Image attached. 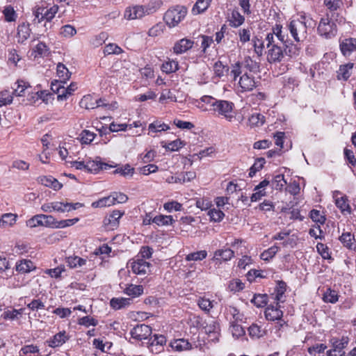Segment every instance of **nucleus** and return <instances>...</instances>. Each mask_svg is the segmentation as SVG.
Instances as JSON below:
<instances>
[{
	"mask_svg": "<svg viewBox=\"0 0 356 356\" xmlns=\"http://www.w3.org/2000/svg\"><path fill=\"white\" fill-rule=\"evenodd\" d=\"M345 21L341 15L326 14L320 19L317 26L318 33L324 38L330 39L337 34V24H342Z\"/></svg>",
	"mask_w": 356,
	"mask_h": 356,
	"instance_id": "1",
	"label": "nucleus"
},
{
	"mask_svg": "<svg viewBox=\"0 0 356 356\" xmlns=\"http://www.w3.org/2000/svg\"><path fill=\"white\" fill-rule=\"evenodd\" d=\"M59 8L57 4H51L46 1H42L35 6L33 13L39 22H51L58 13Z\"/></svg>",
	"mask_w": 356,
	"mask_h": 356,
	"instance_id": "2",
	"label": "nucleus"
},
{
	"mask_svg": "<svg viewBox=\"0 0 356 356\" xmlns=\"http://www.w3.org/2000/svg\"><path fill=\"white\" fill-rule=\"evenodd\" d=\"M259 67L258 63L253 60L250 56L244 58L242 62L237 61L231 65L230 76L232 78V81H236L240 74H243V72H246L245 70H248L249 72H254Z\"/></svg>",
	"mask_w": 356,
	"mask_h": 356,
	"instance_id": "3",
	"label": "nucleus"
},
{
	"mask_svg": "<svg viewBox=\"0 0 356 356\" xmlns=\"http://www.w3.org/2000/svg\"><path fill=\"white\" fill-rule=\"evenodd\" d=\"M187 13V10L184 6H175L170 7L165 11L163 16L165 22L170 28H173L178 25L182 19H184Z\"/></svg>",
	"mask_w": 356,
	"mask_h": 356,
	"instance_id": "4",
	"label": "nucleus"
},
{
	"mask_svg": "<svg viewBox=\"0 0 356 356\" xmlns=\"http://www.w3.org/2000/svg\"><path fill=\"white\" fill-rule=\"evenodd\" d=\"M286 30L289 31L293 39L297 42L303 41L307 38L308 33L305 32V24L300 18L292 19L286 24Z\"/></svg>",
	"mask_w": 356,
	"mask_h": 356,
	"instance_id": "5",
	"label": "nucleus"
},
{
	"mask_svg": "<svg viewBox=\"0 0 356 356\" xmlns=\"http://www.w3.org/2000/svg\"><path fill=\"white\" fill-rule=\"evenodd\" d=\"M234 108L235 104L231 101L217 99L213 111L217 112L218 115L222 116L227 121L232 122L236 119Z\"/></svg>",
	"mask_w": 356,
	"mask_h": 356,
	"instance_id": "6",
	"label": "nucleus"
},
{
	"mask_svg": "<svg viewBox=\"0 0 356 356\" xmlns=\"http://www.w3.org/2000/svg\"><path fill=\"white\" fill-rule=\"evenodd\" d=\"M152 264L149 262L137 256L129 260L128 262V268L131 269L132 273L140 276L149 273Z\"/></svg>",
	"mask_w": 356,
	"mask_h": 356,
	"instance_id": "7",
	"label": "nucleus"
},
{
	"mask_svg": "<svg viewBox=\"0 0 356 356\" xmlns=\"http://www.w3.org/2000/svg\"><path fill=\"white\" fill-rule=\"evenodd\" d=\"M125 215L124 211L113 210L110 213L106 216L103 220V223L106 229L114 230L120 225V220Z\"/></svg>",
	"mask_w": 356,
	"mask_h": 356,
	"instance_id": "8",
	"label": "nucleus"
},
{
	"mask_svg": "<svg viewBox=\"0 0 356 356\" xmlns=\"http://www.w3.org/2000/svg\"><path fill=\"white\" fill-rule=\"evenodd\" d=\"M234 257V250L231 248H223L214 251L211 260L215 264H221L223 262H227Z\"/></svg>",
	"mask_w": 356,
	"mask_h": 356,
	"instance_id": "9",
	"label": "nucleus"
},
{
	"mask_svg": "<svg viewBox=\"0 0 356 356\" xmlns=\"http://www.w3.org/2000/svg\"><path fill=\"white\" fill-rule=\"evenodd\" d=\"M152 333V327L145 324L136 325L130 331L132 339H136V341L147 339Z\"/></svg>",
	"mask_w": 356,
	"mask_h": 356,
	"instance_id": "10",
	"label": "nucleus"
},
{
	"mask_svg": "<svg viewBox=\"0 0 356 356\" xmlns=\"http://www.w3.org/2000/svg\"><path fill=\"white\" fill-rule=\"evenodd\" d=\"M238 77V86L242 92L252 91L257 87L255 77L250 73L243 72Z\"/></svg>",
	"mask_w": 356,
	"mask_h": 356,
	"instance_id": "11",
	"label": "nucleus"
},
{
	"mask_svg": "<svg viewBox=\"0 0 356 356\" xmlns=\"http://www.w3.org/2000/svg\"><path fill=\"white\" fill-rule=\"evenodd\" d=\"M264 315L267 321H282V318L284 315V312L281 310L279 302H275V304L266 306Z\"/></svg>",
	"mask_w": 356,
	"mask_h": 356,
	"instance_id": "12",
	"label": "nucleus"
},
{
	"mask_svg": "<svg viewBox=\"0 0 356 356\" xmlns=\"http://www.w3.org/2000/svg\"><path fill=\"white\" fill-rule=\"evenodd\" d=\"M267 62L269 63H277L284 61V48L279 47L278 44H273L271 49L267 50Z\"/></svg>",
	"mask_w": 356,
	"mask_h": 356,
	"instance_id": "13",
	"label": "nucleus"
},
{
	"mask_svg": "<svg viewBox=\"0 0 356 356\" xmlns=\"http://www.w3.org/2000/svg\"><path fill=\"white\" fill-rule=\"evenodd\" d=\"M149 348L153 353H159L164 349L166 345V338L163 334H154L149 339Z\"/></svg>",
	"mask_w": 356,
	"mask_h": 356,
	"instance_id": "14",
	"label": "nucleus"
},
{
	"mask_svg": "<svg viewBox=\"0 0 356 356\" xmlns=\"http://www.w3.org/2000/svg\"><path fill=\"white\" fill-rule=\"evenodd\" d=\"M339 240L343 248L353 250L355 252L356 250V238L355 234L351 231L343 230L339 236Z\"/></svg>",
	"mask_w": 356,
	"mask_h": 356,
	"instance_id": "15",
	"label": "nucleus"
},
{
	"mask_svg": "<svg viewBox=\"0 0 356 356\" xmlns=\"http://www.w3.org/2000/svg\"><path fill=\"white\" fill-rule=\"evenodd\" d=\"M339 48L343 56H350L354 51H356V38H348L340 40Z\"/></svg>",
	"mask_w": 356,
	"mask_h": 356,
	"instance_id": "16",
	"label": "nucleus"
},
{
	"mask_svg": "<svg viewBox=\"0 0 356 356\" xmlns=\"http://www.w3.org/2000/svg\"><path fill=\"white\" fill-rule=\"evenodd\" d=\"M170 129V126L163 122L162 120H156L152 123L149 124L148 134L152 138L161 134L162 131Z\"/></svg>",
	"mask_w": 356,
	"mask_h": 356,
	"instance_id": "17",
	"label": "nucleus"
},
{
	"mask_svg": "<svg viewBox=\"0 0 356 356\" xmlns=\"http://www.w3.org/2000/svg\"><path fill=\"white\" fill-rule=\"evenodd\" d=\"M225 315L226 318L229 321V323L235 322H242L244 318L243 312L239 311L236 307L228 305L225 307Z\"/></svg>",
	"mask_w": 356,
	"mask_h": 356,
	"instance_id": "18",
	"label": "nucleus"
},
{
	"mask_svg": "<svg viewBox=\"0 0 356 356\" xmlns=\"http://www.w3.org/2000/svg\"><path fill=\"white\" fill-rule=\"evenodd\" d=\"M194 45L193 40L189 38H181L178 40L173 46V53L175 54H181L186 53V51L193 48Z\"/></svg>",
	"mask_w": 356,
	"mask_h": 356,
	"instance_id": "19",
	"label": "nucleus"
},
{
	"mask_svg": "<svg viewBox=\"0 0 356 356\" xmlns=\"http://www.w3.org/2000/svg\"><path fill=\"white\" fill-rule=\"evenodd\" d=\"M143 10V6H128L124 10V17L127 20L140 19V17L145 15Z\"/></svg>",
	"mask_w": 356,
	"mask_h": 356,
	"instance_id": "20",
	"label": "nucleus"
},
{
	"mask_svg": "<svg viewBox=\"0 0 356 356\" xmlns=\"http://www.w3.org/2000/svg\"><path fill=\"white\" fill-rule=\"evenodd\" d=\"M334 202L341 214L344 216L351 214V207L350 206L348 197L346 195H341V197L334 196Z\"/></svg>",
	"mask_w": 356,
	"mask_h": 356,
	"instance_id": "21",
	"label": "nucleus"
},
{
	"mask_svg": "<svg viewBox=\"0 0 356 356\" xmlns=\"http://www.w3.org/2000/svg\"><path fill=\"white\" fill-rule=\"evenodd\" d=\"M109 163L104 162L97 161V160H88L86 161V172L91 173H97L101 170H107L113 168Z\"/></svg>",
	"mask_w": 356,
	"mask_h": 356,
	"instance_id": "22",
	"label": "nucleus"
},
{
	"mask_svg": "<svg viewBox=\"0 0 356 356\" xmlns=\"http://www.w3.org/2000/svg\"><path fill=\"white\" fill-rule=\"evenodd\" d=\"M82 206L83 204H80V202H75L74 204H72V202L54 201V211L64 213V212L66 211L78 209V208H80Z\"/></svg>",
	"mask_w": 356,
	"mask_h": 356,
	"instance_id": "23",
	"label": "nucleus"
},
{
	"mask_svg": "<svg viewBox=\"0 0 356 356\" xmlns=\"http://www.w3.org/2000/svg\"><path fill=\"white\" fill-rule=\"evenodd\" d=\"M286 283L284 281H278L276 283L274 292L272 293V296L275 302H284L285 301L284 293L286 291Z\"/></svg>",
	"mask_w": 356,
	"mask_h": 356,
	"instance_id": "24",
	"label": "nucleus"
},
{
	"mask_svg": "<svg viewBox=\"0 0 356 356\" xmlns=\"http://www.w3.org/2000/svg\"><path fill=\"white\" fill-rule=\"evenodd\" d=\"M38 182L43 186L51 188L53 190L57 191H60L63 187V184L52 176H41L38 177Z\"/></svg>",
	"mask_w": 356,
	"mask_h": 356,
	"instance_id": "25",
	"label": "nucleus"
},
{
	"mask_svg": "<svg viewBox=\"0 0 356 356\" xmlns=\"http://www.w3.org/2000/svg\"><path fill=\"white\" fill-rule=\"evenodd\" d=\"M68 339L69 336H67L66 331L63 330L54 335L51 339L47 341V343L51 348H55L66 343Z\"/></svg>",
	"mask_w": 356,
	"mask_h": 356,
	"instance_id": "26",
	"label": "nucleus"
},
{
	"mask_svg": "<svg viewBox=\"0 0 356 356\" xmlns=\"http://www.w3.org/2000/svg\"><path fill=\"white\" fill-rule=\"evenodd\" d=\"M353 67V63L342 64L337 71V79L340 81H348L351 76Z\"/></svg>",
	"mask_w": 356,
	"mask_h": 356,
	"instance_id": "27",
	"label": "nucleus"
},
{
	"mask_svg": "<svg viewBox=\"0 0 356 356\" xmlns=\"http://www.w3.org/2000/svg\"><path fill=\"white\" fill-rule=\"evenodd\" d=\"M18 354L19 356H42L39 346L33 343L22 346Z\"/></svg>",
	"mask_w": 356,
	"mask_h": 356,
	"instance_id": "28",
	"label": "nucleus"
},
{
	"mask_svg": "<svg viewBox=\"0 0 356 356\" xmlns=\"http://www.w3.org/2000/svg\"><path fill=\"white\" fill-rule=\"evenodd\" d=\"M31 29L30 24L26 22H23L18 24L17 38L19 43H23L31 35Z\"/></svg>",
	"mask_w": 356,
	"mask_h": 356,
	"instance_id": "29",
	"label": "nucleus"
},
{
	"mask_svg": "<svg viewBox=\"0 0 356 356\" xmlns=\"http://www.w3.org/2000/svg\"><path fill=\"white\" fill-rule=\"evenodd\" d=\"M131 300L129 298L113 297L110 300V306L114 310H120L130 305Z\"/></svg>",
	"mask_w": 356,
	"mask_h": 356,
	"instance_id": "30",
	"label": "nucleus"
},
{
	"mask_svg": "<svg viewBox=\"0 0 356 356\" xmlns=\"http://www.w3.org/2000/svg\"><path fill=\"white\" fill-rule=\"evenodd\" d=\"M254 51L257 57H261L265 50L264 42L262 37L255 35L250 40Z\"/></svg>",
	"mask_w": 356,
	"mask_h": 356,
	"instance_id": "31",
	"label": "nucleus"
},
{
	"mask_svg": "<svg viewBox=\"0 0 356 356\" xmlns=\"http://www.w3.org/2000/svg\"><path fill=\"white\" fill-rule=\"evenodd\" d=\"M266 330L262 325L253 323L248 327V332L251 339H259L266 334Z\"/></svg>",
	"mask_w": 356,
	"mask_h": 356,
	"instance_id": "32",
	"label": "nucleus"
},
{
	"mask_svg": "<svg viewBox=\"0 0 356 356\" xmlns=\"http://www.w3.org/2000/svg\"><path fill=\"white\" fill-rule=\"evenodd\" d=\"M300 53V48L296 44L292 43L290 40H288L285 44H284V56L289 58H296L299 56Z\"/></svg>",
	"mask_w": 356,
	"mask_h": 356,
	"instance_id": "33",
	"label": "nucleus"
},
{
	"mask_svg": "<svg viewBox=\"0 0 356 356\" xmlns=\"http://www.w3.org/2000/svg\"><path fill=\"white\" fill-rule=\"evenodd\" d=\"M215 300H211L210 298L206 296H200L197 300V306L206 313H209L215 306Z\"/></svg>",
	"mask_w": 356,
	"mask_h": 356,
	"instance_id": "34",
	"label": "nucleus"
},
{
	"mask_svg": "<svg viewBox=\"0 0 356 356\" xmlns=\"http://www.w3.org/2000/svg\"><path fill=\"white\" fill-rule=\"evenodd\" d=\"M79 106L84 109H95L97 108V99L92 95H84L79 101Z\"/></svg>",
	"mask_w": 356,
	"mask_h": 356,
	"instance_id": "35",
	"label": "nucleus"
},
{
	"mask_svg": "<svg viewBox=\"0 0 356 356\" xmlns=\"http://www.w3.org/2000/svg\"><path fill=\"white\" fill-rule=\"evenodd\" d=\"M170 346L177 351L187 350L192 348L191 343L185 339H174L171 341Z\"/></svg>",
	"mask_w": 356,
	"mask_h": 356,
	"instance_id": "36",
	"label": "nucleus"
},
{
	"mask_svg": "<svg viewBox=\"0 0 356 356\" xmlns=\"http://www.w3.org/2000/svg\"><path fill=\"white\" fill-rule=\"evenodd\" d=\"M179 68L178 61L175 59L168 58L161 64V70L166 74H170L178 71Z\"/></svg>",
	"mask_w": 356,
	"mask_h": 356,
	"instance_id": "37",
	"label": "nucleus"
},
{
	"mask_svg": "<svg viewBox=\"0 0 356 356\" xmlns=\"http://www.w3.org/2000/svg\"><path fill=\"white\" fill-rule=\"evenodd\" d=\"M186 145V141L182 140L181 139L179 138L172 140L171 142L169 143H161V147L165 148L166 150L170 151H178L179 149L185 147Z\"/></svg>",
	"mask_w": 356,
	"mask_h": 356,
	"instance_id": "38",
	"label": "nucleus"
},
{
	"mask_svg": "<svg viewBox=\"0 0 356 356\" xmlns=\"http://www.w3.org/2000/svg\"><path fill=\"white\" fill-rule=\"evenodd\" d=\"M266 117L261 113H254L248 117V122L250 127H261L264 124Z\"/></svg>",
	"mask_w": 356,
	"mask_h": 356,
	"instance_id": "39",
	"label": "nucleus"
},
{
	"mask_svg": "<svg viewBox=\"0 0 356 356\" xmlns=\"http://www.w3.org/2000/svg\"><path fill=\"white\" fill-rule=\"evenodd\" d=\"M35 268L33 263L30 259H22L16 264L15 269L19 273L31 272Z\"/></svg>",
	"mask_w": 356,
	"mask_h": 356,
	"instance_id": "40",
	"label": "nucleus"
},
{
	"mask_svg": "<svg viewBox=\"0 0 356 356\" xmlns=\"http://www.w3.org/2000/svg\"><path fill=\"white\" fill-rule=\"evenodd\" d=\"M339 297L340 296L337 291L329 287L324 291L322 300L324 302L336 303L338 302Z\"/></svg>",
	"mask_w": 356,
	"mask_h": 356,
	"instance_id": "41",
	"label": "nucleus"
},
{
	"mask_svg": "<svg viewBox=\"0 0 356 356\" xmlns=\"http://www.w3.org/2000/svg\"><path fill=\"white\" fill-rule=\"evenodd\" d=\"M213 71L216 76L222 78L225 76H227L229 71V67L223 64L222 61L218 60L214 63Z\"/></svg>",
	"mask_w": 356,
	"mask_h": 356,
	"instance_id": "42",
	"label": "nucleus"
},
{
	"mask_svg": "<svg viewBox=\"0 0 356 356\" xmlns=\"http://www.w3.org/2000/svg\"><path fill=\"white\" fill-rule=\"evenodd\" d=\"M65 262L67 264V267L76 268L83 266L86 264L87 260L78 256H70L65 258Z\"/></svg>",
	"mask_w": 356,
	"mask_h": 356,
	"instance_id": "43",
	"label": "nucleus"
},
{
	"mask_svg": "<svg viewBox=\"0 0 356 356\" xmlns=\"http://www.w3.org/2000/svg\"><path fill=\"white\" fill-rule=\"evenodd\" d=\"M287 181L284 179V174H277L273 177L271 181V187L276 191H282L284 187L286 186Z\"/></svg>",
	"mask_w": 356,
	"mask_h": 356,
	"instance_id": "44",
	"label": "nucleus"
},
{
	"mask_svg": "<svg viewBox=\"0 0 356 356\" xmlns=\"http://www.w3.org/2000/svg\"><path fill=\"white\" fill-rule=\"evenodd\" d=\"M56 74L60 81L66 82L71 77L72 73L62 63H59L56 67Z\"/></svg>",
	"mask_w": 356,
	"mask_h": 356,
	"instance_id": "45",
	"label": "nucleus"
},
{
	"mask_svg": "<svg viewBox=\"0 0 356 356\" xmlns=\"http://www.w3.org/2000/svg\"><path fill=\"white\" fill-rule=\"evenodd\" d=\"M268 296L267 293H254L250 302L257 307L268 306Z\"/></svg>",
	"mask_w": 356,
	"mask_h": 356,
	"instance_id": "46",
	"label": "nucleus"
},
{
	"mask_svg": "<svg viewBox=\"0 0 356 356\" xmlns=\"http://www.w3.org/2000/svg\"><path fill=\"white\" fill-rule=\"evenodd\" d=\"M245 22V17L241 15L238 10H233L231 14L230 19L229 20V25L233 28H238L241 25L243 24Z\"/></svg>",
	"mask_w": 356,
	"mask_h": 356,
	"instance_id": "47",
	"label": "nucleus"
},
{
	"mask_svg": "<svg viewBox=\"0 0 356 356\" xmlns=\"http://www.w3.org/2000/svg\"><path fill=\"white\" fill-rule=\"evenodd\" d=\"M143 291L144 288L141 285H134V284H129L126 288H124V293L133 298L141 296Z\"/></svg>",
	"mask_w": 356,
	"mask_h": 356,
	"instance_id": "48",
	"label": "nucleus"
},
{
	"mask_svg": "<svg viewBox=\"0 0 356 356\" xmlns=\"http://www.w3.org/2000/svg\"><path fill=\"white\" fill-rule=\"evenodd\" d=\"M212 0H197L193 6L192 12L194 15L202 13L208 9Z\"/></svg>",
	"mask_w": 356,
	"mask_h": 356,
	"instance_id": "49",
	"label": "nucleus"
},
{
	"mask_svg": "<svg viewBox=\"0 0 356 356\" xmlns=\"http://www.w3.org/2000/svg\"><path fill=\"white\" fill-rule=\"evenodd\" d=\"M35 53V58H44L49 56L50 54L49 49L44 42H40L33 49Z\"/></svg>",
	"mask_w": 356,
	"mask_h": 356,
	"instance_id": "50",
	"label": "nucleus"
},
{
	"mask_svg": "<svg viewBox=\"0 0 356 356\" xmlns=\"http://www.w3.org/2000/svg\"><path fill=\"white\" fill-rule=\"evenodd\" d=\"M115 205V201L113 200V193L111 195L101 197L100 200L92 202V207H105Z\"/></svg>",
	"mask_w": 356,
	"mask_h": 356,
	"instance_id": "51",
	"label": "nucleus"
},
{
	"mask_svg": "<svg viewBox=\"0 0 356 356\" xmlns=\"http://www.w3.org/2000/svg\"><path fill=\"white\" fill-rule=\"evenodd\" d=\"M2 14L6 22H15L17 19V14L13 6L8 5L3 7Z\"/></svg>",
	"mask_w": 356,
	"mask_h": 356,
	"instance_id": "52",
	"label": "nucleus"
},
{
	"mask_svg": "<svg viewBox=\"0 0 356 356\" xmlns=\"http://www.w3.org/2000/svg\"><path fill=\"white\" fill-rule=\"evenodd\" d=\"M174 221L172 216L157 215L152 218L153 223L159 226L172 225Z\"/></svg>",
	"mask_w": 356,
	"mask_h": 356,
	"instance_id": "53",
	"label": "nucleus"
},
{
	"mask_svg": "<svg viewBox=\"0 0 356 356\" xmlns=\"http://www.w3.org/2000/svg\"><path fill=\"white\" fill-rule=\"evenodd\" d=\"M14 95V90H5L0 92V106L11 104Z\"/></svg>",
	"mask_w": 356,
	"mask_h": 356,
	"instance_id": "54",
	"label": "nucleus"
},
{
	"mask_svg": "<svg viewBox=\"0 0 356 356\" xmlns=\"http://www.w3.org/2000/svg\"><path fill=\"white\" fill-rule=\"evenodd\" d=\"M17 216L13 213L3 214L0 219V226L10 227L15 224Z\"/></svg>",
	"mask_w": 356,
	"mask_h": 356,
	"instance_id": "55",
	"label": "nucleus"
},
{
	"mask_svg": "<svg viewBox=\"0 0 356 356\" xmlns=\"http://www.w3.org/2000/svg\"><path fill=\"white\" fill-rule=\"evenodd\" d=\"M266 163V160L263 157L257 158L255 159L254 162L250 167L248 172V175L250 177H254L256 172L261 170L263 168L264 164Z\"/></svg>",
	"mask_w": 356,
	"mask_h": 356,
	"instance_id": "56",
	"label": "nucleus"
},
{
	"mask_svg": "<svg viewBox=\"0 0 356 356\" xmlns=\"http://www.w3.org/2000/svg\"><path fill=\"white\" fill-rule=\"evenodd\" d=\"M97 134L88 129H83L79 134V140L81 144L88 145L93 142Z\"/></svg>",
	"mask_w": 356,
	"mask_h": 356,
	"instance_id": "57",
	"label": "nucleus"
},
{
	"mask_svg": "<svg viewBox=\"0 0 356 356\" xmlns=\"http://www.w3.org/2000/svg\"><path fill=\"white\" fill-rule=\"evenodd\" d=\"M274 33H275L276 37L282 42L284 45L288 42L289 35L285 33L283 30L282 25L276 24L274 26Z\"/></svg>",
	"mask_w": 356,
	"mask_h": 356,
	"instance_id": "58",
	"label": "nucleus"
},
{
	"mask_svg": "<svg viewBox=\"0 0 356 356\" xmlns=\"http://www.w3.org/2000/svg\"><path fill=\"white\" fill-rule=\"evenodd\" d=\"M309 216L312 220L317 225H320V226L324 225L326 220L325 215L321 213V211L316 209H312Z\"/></svg>",
	"mask_w": 356,
	"mask_h": 356,
	"instance_id": "59",
	"label": "nucleus"
},
{
	"mask_svg": "<svg viewBox=\"0 0 356 356\" xmlns=\"http://www.w3.org/2000/svg\"><path fill=\"white\" fill-rule=\"evenodd\" d=\"M162 5V1H149V3L147 5L143 6V11L145 15H152L155 13L159 8Z\"/></svg>",
	"mask_w": 356,
	"mask_h": 356,
	"instance_id": "60",
	"label": "nucleus"
},
{
	"mask_svg": "<svg viewBox=\"0 0 356 356\" xmlns=\"http://www.w3.org/2000/svg\"><path fill=\"white\" fill-rule=\"evenodd\" d=\"M348 343V341L346 338H342L341 339H334L332 341V349L335 350V351L339 354L344 355L345 352H343V349L346 347Z\"/></svg>",
	"mask_w": 356,
	"mask_h": 356,
	"instance_id": "61",
	"label": "nucleus"
},
{
	"mask_svg": "<svg viewBox=\"0 0 356 356\" xmlns=\"http://www.w3.org/2000/svg\"><path fill=\"white\" fill-rule=\"evenodd\" d=\"M135 172V169L133 167H131L129 163L124 164V166L120 168H117L115 170L113 171L115 174H120L122 177H133V174Z\"/></svg>",
	"mask_w": 356,
	"mask_h": 356,
	"instance_id": "62",
	"label": "nucleus"
},
{
	"mask_svg": "<svg viewBox=\"0 0 356 356\" xmlns=\"http://www.w3.org/2000/svg\"><path fill=\"white\" fill-rule=\"evenodd\" d=\"M207 257V252L206 250H197V252H191L186 255V261H200Z\"/></svg>",
	"mask_w": 356,
	"mask_h": 356,
	"instance_id": "63",
	"label": "nucleus"
},
{
	"mask_svg": "<svg viewBox=\"0 0 356 356\" xmlns=\"http://www.w3.org/2000/svg\"><path fill=\"white\" fill-rule=\"evenodd\" d=\"M238 40L242 44H244L251 40L250 29H239L238 31Z\"/></svg>",
	"mask_w": 356,
	"mask_h": 356,
	"instance_id": "64",
	"label": "nucleus"
}]
</instances>
